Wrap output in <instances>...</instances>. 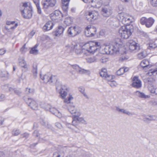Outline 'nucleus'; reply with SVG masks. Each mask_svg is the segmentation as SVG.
<instances>
[{
  "label": "nucleus",
  "mask_w": 157,
  "mask_h": 157,
  "mask_svg": "<svg viewBox=\"0 0 157 157\" xmlns=\"http://www.w3.org/2000/svg\"><path fill=\"white\" fill-rule=\"evenodd\" d=\"M20 133L19 130L17 129H14L12 131V134L14 136H17Z\"/></svg>",
  "instance_id": "obj_42"
},
{
  "label": "nucleus",
  "mask_w": 157,
  "mask_h": 157,
  "mask_svg": "<svg viewBox=\"0 0 157 157\" xmlns=\"http://www.w3.org/2000/svg\"><path fill=\"white\" fill-rule=\"evenodd\" d=\"M149 62L147 59H144L140 63L141 67L144 69H147L150 67Z\"/></svg>",
  "instance_id": "obj_25"
},
{
  "label": "nucleus",
  "mask_w": 157,
  "mask_h": 157,
  "mask_svg": "<svg viewBox=\"0 0 157 157\" xmlns=\"http://www.w3.org/2000/svg\"><path fill=\"white\" fill-rule=\"evenodd\" d=\"M39 135L40 134H39L38 131L36 130L33 133V135L36 137H38Z\"/></svg>",
  "instance_id": "obj_55"
},
{
  "label": "nucleus",
  "mask_w": 157,
  "mask_h": 157,
  "mask_svg": "<svg viewBox=\"0 0 157 157\" xmlns=\"http://www.w3.org/2000/svg\"><path fill=\"white\" fill-rule=\"evenodd\" d=\"M81 32L80 29L78 27L76 26L71 27L67 30V33L69 36L71 37L75 36Z\"/></svg>",
  "instance_id": "obj_14"
},
{
  "label": "nucleus",
  "mask_w": 157,
  "mask_h": 157,
  "mask_svg": "<svg viewBox=\"0 0 157 157\" xmlns=\"http://www.w3.org/2000/svg\"><path fill=\"white\" fill-rule=\"evenodd\" d=\"M35 32L34 31H32L29 34V37H32L35 34Z\"/></svg>",
  "instance_id": "obj_60"
},
{
  "label": "nucleus",
  "mask_w": 157,
  "mask_h": 157,
  "mask_svg": "<svg viewBox=\"0 0 157 157\" xmlns=\"http://www.w3.org/2000/svg\"><path fill=\"white\" fill-rule=\"evenodd\" d=\"M119 35L123 39H128L131 35V29L125 25L121 27L119 30Z\"/></svg>",
  "instance_id": "obj_5"
},
{
  "label": "nucleus",
  "mask_w": 157,
  "mask_h": 157,
  "mask_svg": "<svg viewBox=\"0 0 157 157\" xmlns=\"http://www.w3.org/2000/svg\"><path fill=\"white\" fill-rule=\"evenodd\" d=\"M64 30V28L62 26H59L58 29L52 32L53 35L57 37H59L62 35Z\"/></svg>",
  "instance_id": "obj_20"
},
{
  "label": "nucleus",
  "mask_w": 157,
  "mask_h": 157,
  "mask_svg": "<svg viewBox=\"0 0 157 157\" xmlns=\"http://www.w3.org/2000/svg\"><path fill=\"white\" fill-rule=\"evenodd\" d=\"M151 4L154 7H157V0H151Z\"/></svg>",
  "instance_id": "obj_49"
},
{
  "label": "nucleus",
  "mask_w": 157,
  "mask_h": 157,
  "mask_svg": "<svg viewBox=\"0 0 157 157\" xmlns=\"http://www.w3.org/2000/svg\"><path fill=\"white\" fill-rule=\"evenodd\" d=\"M123 67L121 68L118 70L116 72V74L118 75H120L124 73Z\"/></svg>",
  "instance_id": "obj_46"
},
{
  "label": "nucleus",
  "mask_w": 157,
  "mask_h": 157,
  "mask_svg": "<svg viewBox=\"0 0 157 157\" xmlns=\"http://www.w3.org/2000/svg\"><path fill=\"white\" fill-rule=\"evenodd\" d=\"M77 113L76 115L73 116V120L72 122V125L76 127L77 125L79 122L84 124H86V121L82 117H79L81 115L80 112H78Z\"/></svg>",
  "instance_id": "obj_6"
},
{
  "label": "nucleus",
  "mask_w": 157,
  "mask_h": 157,
  "mask_svg": "<svg viewBox=\"0 0 157 157\" xmlns=\"http://www.w3.org/2000/svg\"><path fill=\"white\" fill-rule=\"evenodd\" d=\"M38 45L36 44L35 46L32 48L30 51V53L31 54H33L34 55H36L38 53V51L37 49Z\"/></svg>",
  "instance_id": "obj_34"
},
{
  "label": "nucleus",
  "mask_w": 157,
  "mask_h": 157,
  "mask_svg": "<svg viewBox=\"0 0 157 157\" xmlns=\"http://www.w3.org/2000/svg\"><path fill=\"white\" fill-rule=\"evenodd\" d=\"M25 44L21 49L22 53H25L27 50V48H25Z\"/></svg>",
  "instance_id": "obj_52"
},
{
  "label": "nucleus",
  "mask_w": 157,
  "mask_h": 157,
  "mask_svg": "<svg viewBox=\"0 0 157 157\" xmlns=\"http://www.w3.org/2000/svg\"><path fill=\"white\" fill-rule=\"evenodd\" d=\"M130 50L134 52H136L140 49L139 44L132 40H129L128 42Z\"/></svg>",
  "instance_id": "obj_13"
},
{
  "label": "nucleus",
  "mask_w": 157,
  "mask_h": 157,
  "mask_svg": "<svg viewBox=\"0 0 157 157\" xmlns=\"http://www.w3.org/2000/svg\"><path fill=\"white\" fill-rule=\"evenodd\" d=\"M157 47V44L155 42H151L149 43V46L148 47V48L151 49Z\"/></svg>",
  "instance_id": "obj_40"
},
{
  "label": "nucleus",
  "mask_w": 157,
  "mask_h": 157,
  "mask_svg": "<svg viewBox=\"0 0 157 157\" xmlns=\"http://www.w3.org/2000/svg\"><path fill=\"white\" fill-rule=\"evenodd\" d=\"M40 75L41 78L45 83L49 82L51 83L55 82L57 81V79L55 76L52 75L49 73L45 74L42 77L41 74Z\"/></svg>",
  "instance_id": "obj_9"
},
{
  "label": "nucleus",
  "mask_w": 157,
  "mask_h": 157,
  "mask_svg": "<svg viewBox=\"0 0 157 157\" xmlns=\"http://www.w3.org/2000/svg\"><path fill=\"white\" fill-rule=\"evenodd\" d=\"M9 91L10 92H11V93H13L14 92V91L15 90V89L14 88H12L11 87H9Z\"/></svg>",
  "instance_id": "obj_62"
},
{
  "label": "nucleus",
  "mask_w": 157,
  "mask_h": 157,
  "mask_svg": "<svg viewBox=\"0 0 157 157\" xmlns=\"http://www.w3.org/2000/svg\"><path fill=\"white\" fill-rule=\"evenodd\" d=\"M24 100L30 108L35 110L38 109V104L33 99L28 98H24Z\"/></svg>",
  "instance_id": "obj_12"
},
{
  "label": "nucleus",
  "mask_w": 157,
  "mask_h": 157,
  "mask_svg": "<svg viewBox=\"0 0 157 157\" xmlns=\"http://www.w3.org/2000/svg\"><path fill=\"white\" fill-rule=\"evenodd\" d=\"M114 78V76L111 75H108V74L104 78L107 80L109 81V82L113 80V79Z\"/></svg>",
  "instance_id": "obj_41"
},
{
  "label": "nucleus",
  "mask_w": 157,
  "mask_h": 157,
  "mask_svg": "<svg viewBox=\"0 0 157 157\" xmlns=\"http://www.w3.org/2000/svg\"><path fill=\"white\" fill-rule=\"evenodd\" d=\"M98 15V13L95 11L89 12L86 16V18L89 21H92L97 19Z\"/></svg>",
  "instance_id": "obj_17"
},
{
  "label": "nucleus",
  "mask_w": 157,
  "mask_h": 157,
  "mask_svg": "<svg viewBox=\"0 0 157 157\" xmlns=\"http://www.w3.org/2000/svg\"><path fill=\"white\" fill-rule=\"evenodd\" d=\"M64 152L62 150H60L59 151H56L53 154L52 157H63Z\"/></svg>",
  "instance_id": "obj_30"
},
{
  "label": "nucleus",
  "mask_w": 157,
  "mask_h": 157,
  "mask_svg": "<svg viewBox=\"0 0 157 157\" xmlns=\"http://www.w3.org/2000/svg\"><path fill=\"white\" fill-rule=\"evenodd\" d=\"M117 17L120 22L124 25H129L132 21V17L127 14L124 13H119Z\"/></svg>",
  "instance_id": "obj_4"
},
{
  "label": "nucleus",
  "mask_w": 157,
  "mask_h": 157,
  "mask_svg": "<svg viewBox=\"0 0 157 157\" xmlns=\"http://www.w3.org/2000/svg\"><path fill=\"white\" fill-rule=\"evenodd\" d=\"M155 21L154 20L152 17L147 18L143 17L141 18L140 20V22L142 25H145L147 28H149L152 26Z\"/></svg>",
  "instance_id": "obj_11"
},
{
  "label": "nucleus",
  "mask_w": 157,
  "mask_h": 157,
  "mask_svg": "<svg viewBox=\"0 0 157 157\" xmlns=\"http://www.w3.org/2000/svg\"><path fill=\"white\" fill-rule=\"evenodd\" d=\"M63 15L60 11L56 10L50 14V17L54 21L58 22L63 19Z\"/></svg>",
  "instance_id": "obj_10"
},
{
  "label": "nucleus",
  "mask_w": 157,
  "mask_h": 157,
  "mask_svg": "<svg viewBox=\"0 0 157 157\" xmlns=\"http://www.w3.org/2000/svg\"><path fill=\"white\" fill-rule=\"evenodd\" d=\"M100 46V42L90 41L84 44L82 47V49L86 50L90 53H94Z\"/></svg>",
  "instance_id": "obj_2"
},
{
  "label": "nucleus",
  "mask_w": 157,
  "mask_h": 157,
  "mask_svg": "<svg viewBox=\"0 0 157 157\" xmlns=\"http://www.w3.org/2000/svg\"><path fill=\"white\" fill-rule=\"evenodd\" d=\"M50 111L52 114L55 115L58 117H60L62 116L61 113L54 108H51Z\"/></svg>",
  "instance_id": "obj_28"
},
{
  "label": "nucleus",
  "mask_w": 157,
  "mask_h": 157,
  "mask_svg": "<svg viewBox=\"0 0 157 157\" xmlns=\"http://www.w3.org/2000/svg\"><path fill=\"white\" fill-rule=\"evenodd\" d=\"M37 65L36 63H34L33 64V69L32 72L33 74V77L36 78L37 77Z\"/></svg>",
  "instance_id": "obj_31"
},
{
  "label": "nucleus",
  "mask_w": 157,
  "mask_h": 157,
  "mask_svg": "<svg viewBox=\"0 0 157 157\" xmlns=\"http://www.w3.org/2000/svg\"><path fill=\"white\" fill-rule=\"evenodd\" d=\"M98 56H96L89 57L86 59L87 61V62L90 63L94 62L98 59Z\"/></svg>",
  "instance_id": "obj_36"
},
{
  "label": "nucleus",
  "mask_w": 157,
  "mask_h": 157,
  "mask_svg": "<svg viewBox=\"0 0 157 157\" xmlns=\"http://www.w3.org/2000/svg\"><path fill=\"white\" fill-rule=\"evenodd\" d=\"M116 110L117 111L123 113L124 114H126L128 116L132 115V113L127 110L123 109H120L118 107H116Z\"/></svg>",
  "instance_id": "obj_26"
},
{
  "label": "nucleus",
  "mask_w": 157,
  "mask_h": 157,
  "mask_svg": "<svg viewBox=\"0 0 157 157\" xmlns=\"http://www.w3.org/2000/svg\"><path fill=\"white\" fill-rule=\"evenodd\" d=\"M55 125L56 127L59 129H61L63 127L62 124L59 122L56 123L55 124Z\"/></svg>",
  "instance_id": "obj_56"
},
{
  "label": "nucleus",
  "mask_w": 157,
  "mask_h": 157,
  "mask_svg": "<svg viewBox=\"0 0 157 157\" xmlns=\"http://www.w3.org/2000/svg\"><path fill=\"white\" fill-rule=\"evenodd\" d=\"M54 25L52 21H49L44 25L43 27V29L44 31L50 30L52 29Z\"/></svg>",
  "instance_id": "obj_22"
},
{
  "label": "nucleus",
  "mask_w": 157,
  "mask_h": 157,
  "mask_svg": "<svg viewBox=\"0 0 157 157\" xmlns=\"http://www.w3.org/2000/svg\"><path fill=\"white\" fill-rule=\"evenodd\" d=\"M80 74H83L86 73L88 72H89L88 70H85L84 69H82L81 67H80L78 71Z\"/></svg>",
  "instance_id": "obj_44"
},
{
  "label": "nucleus",
  "mask_w": 157,
  "mask_h": 157,
  "mask_svg": "<svg viewBox=\"0 0 157 157\" xmlns=\"http://www.w3.org/2000/svg\"><path fill=\"white\" fill-rule=\"evenodd\" d=\"M68 88L65 85H61L59 93L61 98L64 99L67 95Z\"/></svg>",
  "instance_id": "obj_18"
},
{
  "label": "nucleus",
  "mask_w": 157,
  "mask_h": 157,
  "mask_svg": "<svg viewBox=\"0 0 157 157\" xmlns=\"http://www.w3.org/2000/svg\"><path fill=\"white\" fill-rule=\"evenodd\" d=\"M147 55L146 52L143 51L138 54L137 57L140 59H142L145 58Z\"/></svg>",
  "instance_id": "obj_39"
},
{
  "label": "nucleus",
  "mask_w": 157,
  "mask_h": 157,
  "mask_svg": "<svg viewBox=\"0 0 157 157\" xmlns=\"http://www.w3.org/2000/svg\"><path fill=\"white\" fill-rule=\"evenodd\" d=\"M36 7L37 10V12L38 13L41 14L42 13V11L41 10V9L40 7V5L38 6H37Z\"/></svg>",
  "instance_id": "obj_57"
},
{
  "label": "nucleus",
  "mask_w": 157,
  "mask_h": 157,
  "mask_svg": "<svg viewBox=\"0 0 157 157\" xmlns=\"http://www.w3.org/2000/svg\"><path fill=\"white\" fill-rule=\"evenodd\" d=\"M73 98L71 96H69L68 99H66L64 100V102L69 104L68 110L70 113L71 114H74V115H76L77 113L80 112L79 111L77 110L73 103L70 102V101Z\"/></svg>",
  "instance_id": "obj_7"
},
{
  "label": "nucleus",
  "mask_w": 157,
  "mask_h": 157,
  "mask_svg": "<svg viewBox=\"0 0 157 157\" xmlns=\"http://www.w3.org/2000/svg\"><path fill=\"white\" fill-rule=\"evenodd\" d=\"M40 123L43 125L45 127L48 128H52L51 125L49 124L44 119H41Z\"/></svg>",
  "instance_id": "obj_35"
},
{
  "label": "nucleus",
  "mask_w": 157,
  "mask_h": 157,
  "mask_svg": "<svg viewBox=\"0 0 157 157\" xmlns=\"http://www.w3.org/2000/svg\"><path fill=\"white\" fill-rule=\"evenodd\" d=\"M21 136L22 137H25V138H27L29 137V134L27 133H25L21 135Z\"/></svg>",
  "instance_id": "obj_61"
},
{
  "label": "nucleus",
  "mask_w": 157,
  "mask_h": 157,
  "mask_svg": "<svg viewBox=\"0 0 157 157\" xmlns=\"http://www.w3.org/2000/svg\"><path fill=\"white\" fill-rule=\"evenodd\" d=\"M91 6L93 7H95L97 8H100L102 5L101 0H91Z\"/></svg>",
  "instance_id": "obj_23"
},
{
  "label": "nucleus",
  "mask_w": 157,
  "mask_h": 157,
  "mask_svg": "<svg viewBox=\"0 0 157 157\" xmlns=\"http://www.w3.org/2000/svg\"><path fill=\"white\" fill-rule=\"evenodd\" d=\"M121 46V45L115 41L111 46H106L105 50L107 54H112L114 53H117L119 52Z\"/></svg>",
  "instance_id": "obj_3"
},
{
  "label": "nucleus",
  "mask_w": 157,
  "mask_h": 157,
  "mask_svg": "<svg viewBox=\"0 0 157 157\" xmlns=\"http://www.w3.org/2000/svg\"><path fill=\"white\" fill-rule=\"evenodd\" d=\"M34 90L33 89L27 88L26 89L25 92L27 94H33L34 92Z\"/></svg>",
  "instance_id": "obj_43"
},
{
  "label": "nucleus",
  "mask_w": 157,
  "mask_h": 157,
  "mask_svg": "<svg viewBox=\"0 0 157 157\" xmlns=\"http://www.w3.org/2000/svg\"><path fill=\"white\" fill-rule=\"evenodd\" d=\"M74 50L77 54H79L82 53V50L79 46H78L77 45L75 44L74 46Z\"/></svg>",
  "instance_id": "obj_37"
},
{
  "label": "nucleus",
  "mask_w": 157,
  "mask_h": 157,
  "mask_svg": "<svg viewBox=\"0 0 157 157\" xmlns=\"http://www.w3.org/2000/svg\"><path fill=\"white\" fill-rule=\"evenodd\" d=\"M128 59V56L123 55L120 57L119 61L122 62Z\"/></svg>",
  "instance_id": "obj_48"
},
{
  "label": "nucleus",
  "mask_w": 157,
  "mask_h": 157,
  "mask_svg": "<svg viewBox=\"0 0 157 157\" xmlns=\"http://www.w3.org/2000/svg\"><path fill=\"white\" fill-rule=\"evenodd\" d=\"M99 74L101 77L104 78L108 75L107 70L105 68H102Z\"/></svg>",
  "instance_id": "obj_32"
},
{
  "label": "nucleus",
  "mask_w": 157,
  "mask_h": 157,
  "mask_svg": "<svg viewBox=\"0 0 157 157\" xmlns=\"http://www.w3.org/2000/svg\"><path fill=\"white\" fill-rule=\"evenodd\" d=\"M56 0H44L42 2L43 9L44 12L48 13L47 11V9L49 7H53L56 6Z\"/></svg>",
  "instance_id": "obj_8"
},
{
  "label": "nucleus",
  "mask_w": 157,
  "mask_h": 157,
  "mask_svg": "<svg viewBox=\"0 0 157 157\" xmlns=\"http://www.w3.org/2000/svg\"><path fill=\"white\" fill-rule=\"evenodd\" d=\"M6 52V50L4 48L0 49V55L2 56L4 55Z\"/></svg>",
  "instance_id": "obj_50"
},
{
  "label": "nucleus",
  "mask_w": 157,
  "mask_h": 157,
  "mask_svg": "<svg viewBox=\"0 0 157 157\" xmlns=\"http://www.w3.org/2000/svg\"><path fill=\"white\" fill-rule=\"evenodd\" d=\"M148 74L150 75L155 74H157V68L153 70H150Z\"/></svg>",
  "instance_id": "obj_45"
},
{
  "label": "nucleus",
  "mask_w": 157,
  "mask_h": 157,
  "mask_svg": "<svg viewBox=\"0 0 157 157\" xmlns=\"http://www.w3.org/2000/svg\"><path fill=\"white\" fill-rule=\"evenodd\" d=\"M132 86L136 88H140L141 86V81L138 77L135 76L133 78V83Z\"/></svg>",
  "instance_id": "obj_19"
},
{
  "label": "nucleus",
  "mask_w": 157,
  "mask_h": 157,
  "mask_svg": "<svg viewBox=\"0 0 157 157\" xmlns=\"http://www.w3.org/2000/svg\"><path fill=\"white\" fill-rule=\"evenodd\" d=\"M102 14L104 16L107 17L111 14V13L108 8L105 7L102 9Z\"/></svg>",
  "instance_id": "obj_27"
},
{
  "label": "nucleus",
  "mask_w": 157,
  "mask_h": 157,
  "mask_svg": "<svg viewBox=\"0 0 157 157\" xmlns=\"http://www.w3.org/2000/svg\"><path fill=\"white\" fill-rule=\"evenodd\" d=\"M34 3L36 5V6L40 5V1L39 0H33Z\"/></svg>",
  "instance_id": "obj_59"
},
{
  "label": "nucleus",
  "mask_w": 157,
  "mask_h": 157,
  "mask_svg": "<svg viewBox=\"0 0 157 157\" xmlns=\"http://www.w3.org/2000/svg\"><path fill=\"white\" fill-rule=\"evenodd\" d=\"M40 106L42 108L47 110H50L51 108V105L46 103H42Z\"/></svg>",
  "instance_id": "obj_33"
},
{
  "label": "nucleus",
  "mask_w": 157,
  "mask_h": 157,
  "mask_svg": "<svg viewBox=\"0 0 157 157\" xmlns=\"http://www.w3.org/2000/svg\"><path fill=\"white\" fill-rule=\"evenodd\" d=\"M64 21L67 25H69L72 23L73 19L71 17H67L65 18Z\"/></svg>",
  "instance_id": "obj_38"
},
{
  "label": "nucleus",
  "mask_w": 157,
  "mask_h": 157,
  "mask_svg": "<svg viewBox=\"0 0 157 157\" xmlns=\"http://www.w3.org/2000/svg\"><path fill=\"white\" fill-rule=\"evenodd\" d=\"M79 91L82 93H83L84 92L85 89L84 87H80L78 88Z\"/></svg>",
  "instance_id": "obj_63"
},
{
  "label": "nucleus",
  "mask_w": 157,
  "mask_h": 157,
  "mask_svg": "<svg viewBox=\"0 0 157 157\" xmlns=\"http://www.w3.org/2000/svg\"><path fill=\"white\" fill-rule=\"evenodd\" d=\"M5 95L2 94H0V101H3L5 99Z\"/></svg>",
  "instance_id": "obj_54"
},
{
  "label": "nucleus",
  "mask_w": 157,
  "mask_h": 157,
  "mask_svg": "<svg viewBox=\"0 0 157 157\" xmlns=\"http://www.w3.org/2000/svg\"><path fill=\"white\" fill-rule=\"evenodd\" d=\"M154 120L152 116H149L148 117H146L143 119L144 121H151Z\"/></svg>",
  "instance_id": "obj_47"
},
{
  "label": "nucleus",
  "mask_w": 157,
  "mask_h": 157,
  "mask_svg": "<svg viewBox=\"0 0 157 157\" xmlns=\"http://www.w3.org/2000/svg\"><path fill=\"white\" fill-rule=\"evenodd\" d=\"M70 0H62V8L64 12H67Z\"/></svg>",
  "instance_id": "obj_24"
},
{
  "label": "nucleus",
  "mask_w": 157,
  "mask_h": 157,
  "mask_svg": "<svg viewBox=\"0 0 157 157\" xmlns=\"http://www.w3.org/2000/svg\"><path fill=\"white\" fill-rule=\"evenodd\" d=\"M0 157H6V155L3 151H0Z\"/></svg>",
  "instance_id": "obj_64"
},
{
  "label": "nucleus",
  "mask_w": 157,
  "mask_h": 157,
  "mask_svg": "<svg viewBox=\"0 0 157 157\" xmlns=\"http://www.w3.org/2000/svg\"><path fill=\"white\" fill-rule=\"evenodd\" d=\"M96 31L95 27L91 26H88L86 28L85 34L87 37H92L96 34Z\"/></svg>",
  "instance_id": "obj_15"
},
{
  "label": "nucleus",
  "mask_w": 157,
  "mask_h": 157,
  "mask_svg": "<svg viewBox=\"0 0 157 157\" xmlns=\"http://www.w3.org/2000/svg\"><path fill=\"white\" fill-rule=\"evenodd\" d=\"M20 10L24 18L29 19L32 17V6L29 3L25 2L23 3L22 6L20 8Z\"/></svg>",
  "instance_id": "obj_1"
},
{
  "label": "nucleus",
  "mask_w": 157,
  "mask_h": 157,
  "mask_svg": "<svg viewBox=\"0 0 157 157\" xmlns=\"http://www.w3.org/2000/svg\"><path fill=\"white\" fill-rule=\"evenodd\" d=\"M19 65L23 72H26L29 69L28 66L23 58L22 57L19 59Z\"/></svg>",
  "instance_id": "obj_16"
},
{
  "label": "nucleus",
  "mask_w": 157,
  "mask_h": 157,
  "mask_svg": "<svg viewBox=\"0 0 157 157\" xmlns=\"http://www.w3.org/2000/svg\"><path fill=\"white\" fill-rule=\"evenodd\" d=\"M135 94V95L139 97L142 98L146 99L150 97L149 95H145L144 93L139 91H136Z\"/></svg>",
  "instance_id": "obj_29"
},
{
  "label": "nucleus",
  "mask_w": 157,
  "mask_h": 157,
  "mask_svg": "<svg viewBox=\"0 0 157 157\" xmlns=\"http://www.w3.org/2000/svg\"><path fill=\"white\" fill-rule=\"evenodd\" d=\"M14 93L17 95H19L21 94V92L18 90H17L16 88L14 91Z\"/></svg>",
  "instance_id": "obj_58"
},
{
  "label": "nucleus",
  "mask_w": 157,
  "mask_h": 157,
  "mask_svg": "<svg viewBox=\"0 0 157 157\" xmlns=\"http://www.w3.org/2000/svg\"><path fill=\"white\" fill-rule=\"evenodd\" d=\"M6 24L8 25H10L11 26L6 27V30L9 31H10V30H13L15 29L18 25L17 23H15V21H7Z\"/></svg>",
  "instance_id": "obj_21"
},
{
  "label": "nucleus",
  "mask_w": 157,
  "mask_h": 157,
  "mask_svg": "<svg viewBox=\"0 0 157 157\" xmlns=\"http://www.w3.org/2000/svg\"><path fill=\"white\" fill-rule=\"evenodd\" d=\"M72 67L73 69L77 71H78V70L79 69L80 67L78 65L76 64L72 65Z\"/></svg>",
  "instance_id": "obj_53"
},
{
  "label": "nucleus",
  "mask_w": 157,
  "mask_h": 157,
  "mask_svg": "<svg viewBox=\"0 0 157 157\" xmlns=\"http://www.w3.org/2000/svg\"><path fill=\"white\" fill-rule=\"evenodd\" d=\"M109 84L111 87L115 86L117 85V83L116 82L112 80L109 82Z\"/></svg>",
  "instance_id": "obj_51"
}]
</instances>
